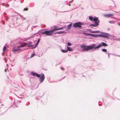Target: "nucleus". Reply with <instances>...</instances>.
I'll list each match as a JSON object with an SVG mask.
<instances>
[{
    "label": "nucleus",
    "instance_id": "4",
    "mask_svg": "<svg viewBox=\"0 0 120 120\" xmlns=\"http://www.w3.org/2000/svg\"><path fill=\"white\" fill-rule=\"evenodd\" d=\"M82 25V23L80 22H78L75 23L73 25V26L75 28H77L78 27H81V26Z\"/></svg>",
    "mask_w": 120,
    "mask_h": 120
},
{
    "label": "nucleus",
    "instance_id": "14",
    "mask_svg": "<svg viewBox=\"0 0 120 120\" xmlns=\"http://www.w3.org/2000/svg\"><path fill=\"white\" fill-rule=\"evenodd\" d=\"M64 27H62L59 28H55L54 29V31L56 30H61L62 29H64Z\"/></svg>",
    "mask_w": 120,
    "mask_h": 120
},
{
    "label": "nucleus",
    "instance_id": "8",
    "mask_svg": "<svg viewBox=\"0 0 120 120\" xmlns=\"http://www.w3.org/2000/svg\"><path fill=\"white\" fill-rule=\"evenodd\" d=\"M113 14H105L104 15V16L106 17L109 18L111 17V16H113Z\"/></svg>",
    "mask_w": 120,
    "mask_h": 120
},
{
    "label": "nucleus",
    "instance_id": "19",
    "mask_svg": "<svg viewBox=\"0 0 120 120\" xmlns=\"http://www.w3.org/2000/svg\"><path fill=\"white\" fill-rule=\"evenodd\" d=\"M27 46L28 47L30 48L33 47L34 46V45H27Z\"/></svg>",
    "mask_w": 120,
    "mask_h": 120
},
{
    "label": "nucleus",
    "instance_id": "32",
    "mask_svg": "<svg viewBox=\"0 0 120 120\" xmlns=\"http://www.w3.org/2000/svg\"><path fill=\"white\" fill-rule=\"evenodd\" d=\"M24 19H25V18H24Z\"/></svg>",
    "mask_w": 120,
    "mask_h": 120
},
{
    "label": "nucleus",
    "instance_id": "22",
    "mask_svg": "<svg viewBox=\"0 0 120 120\" xmlns=\"http://www.w3.org/2000/svg\"><path fill=\"white\" fill-rule=\"evenodd\" d=\"M6 49V47L5 46H4L3 49V51L4 52Z\"/></svg>",
    "mask_w": 120,
    "mask_h": 120
},
{
    "label": "nucleus",
    "instance_id": "23",
    "mask_svg": "<svg viewBox=\"0 0 120 120\" xmlns=\"http://www.w3.org/2000/svg\"><path fill=\"white\" fill-rule=\"evenodd\" d=\"M102 50L103 52H106L107 51L106 49H102Z\"/></svg>",
    "mask_w": 120,
    "mask_h": 120
},
{
    "label": "nucleus",
    "instance_id": "31",
    "mask_svg": "<svg viewBox=\"0 0 120 120\" xmlns=\"http://www.w3.org/2000/svg\"><path fill=\"white\" fill-rule=\"evenodd\" d=\"M119 25L120 26V23H119Z\"/></svg>",
    "mask_w": 120,
    "mask_h": 120
},
{
    "label": "nucleus",
    "instance_id": "7",
    "mask_svg": "<svg viewBox=\"0 0 120 120\" xmlns=\"http://www.w3.org/2000/svg\"><path fill=\"white\" fill-rule=\"evenodd\" d=\"M100 37L107 38H108V34H100L99 35Z\"/></svg>",
    "mask_w": 120,
    "mask_h": 120
},
{
    "label": "nucleus",
    "instance_id": "29",
    "mask_svg": "<svg viewBox=\"0 0 120 120\" xmlns=\"http://www.w3.org/2000/svg\"><path fill=\"white\" fill-rule=\"evenodd\" d=\"M61 68L62 70H64V69L62 67H61Z\"/></svg>",
    "mask_w": 120,
    "mask_h": 120
},
{
    "label": "nucleus",
    "instance_id": "33",
    "mask_svg": "<svg viewBox=\"0 0 120 120\" xmlns=\"http://www.w3.org/2000/svg\"><path fill=\"white\" fill-rule=\"evenodd\" d=\"M69 6H70V5H70V4H69Z\"/></svg>",
    "mask_w": 120,
    "mask_h": 120
},
{
    "label": "nucleus",
    "instance_id": "20",
    "mask_svg": "<svg viewBox=\"0 0 120 120\" xmlns=\"http://www.w3.org/2000/svg\"><path fill=\"white\" fill-rule=\"evenodd\" d=\"M61 51L63 52H66L68 51V50H61Z\"/></svg>",
    "mask_w": 120,
    "mask_h": 120
},
{
    "label": "nucleus",
    "instance_id": "26",
    "mask_svg": "<svg viewBox=\"0 0 120 120\" xmlns=\"http://www.w3.org/2000/svg\"><path fill=\"white\" fill-rule=\"evenodd\" d=\"M109 23H114V22L113 21H110L109 22Z\"/></svg>",
    "mask_w": 120,
    "mask_h": 120
},
{
    "label": "nucleus",
    "instance_id": "10",
    "mask_svg": "<svg viewBox=\"0 0 120 120\" xmlns=\"http://www.w3.org/2000/svg\"><path fill=\"white\" fill-rule=\"evenodd\" d=\"M72 24V23H71L68 26L67 28V30H68L71 28Z\"/></svg>",
    "mask_w": 120,
    "mask_h": 120
},
{
    "label": "nucleus",
    "instance_id": "6",
    "mask_svg": "<svg viewBox=\"0 0 120 120\" xmlns=\"http://www.w3.org/2000/svg\"><path fill=\"white\" fill-rule=\"evenodd\" d=\"M31 74L34 76H36L38 77H39L41 76V75L35 72H32Z\"/></svg>",
    "mask_w": 120,
    "mask_h": 120
},
{
    "label": "nucleus",
    "instance_id": "11",
    "mask_svg": "<svg viewBox=\"0 0 120 120\" xmlns=\"http://www.w3.org/2000/svg\"><path fill=\"white\" fill-rule=\"evenodd\" d=\"M40 41V39H38V41L37 42V43L35 44V47L33 48H35L37 46V45L38 44Z\"/></svg>",
    "mask_w": 120,
    "mask_h": 120
},
{
    "label": "nucleus",
    "instance_id": "5",
    "mask_svg": "<svg viewBox=\"0 0 120 120\" xmlns=\"http://www.w3.org/2000/svg\"><path fill=\"white\" fill-rule=\"evenodd\" d=\"M45 79V77L44 76V75L43 74H42L41 75V76L40 78V82H42Z\"/></svg>",
    "mask_w": 120,
    "mask_h": 120
},
{
    "label": "nucleus",
    "instance_id": "25",
    "mask_svg": "<svg viewBox=\"0 0 120 120\" xmlns=\"http://www.w3.org/2000/svg\"><path fill=\"white\" fill-rule=\"evenodd\" d=\"M67 45L68 46H70L71 45V43L69 42H68V43Z\"/></svg>",
    "mask_w": 120,
    "mask_h": 120
},
{
    "label": "nucleus",
    "instance_id": "28",
    "mask_svg": "<svg viewBox=\"0 0 120 120\" xmlns=\"http://www.w3.org/2000/svg\"><path fill=\"white\" fill-rule=\"evenodd\" d=\"M28 8H25L24 9V10L25 11H27L28 10Z\"/></svg>",
    "mask_w": 120,
    "mask_h": 120
},
{
    "label": "nucleus",
    "instance_id": "16",
    "mask_svg": "<svg viewBox=\"0 0 120 120\" xmlns=\"http://www.w3.org/2000/svg\"><path fill=\"white\" fill-rule=\"evenodd\" d=\"M67 48L68 49V50L70 51L72 50V49L70 47H67Z\"/></svg>",
    "mask_w": 120,
    "mask_h": 120
},
{
    "label": "nucleus",
    "instance_id": "1",
    "mask_svg": "<svg viewBox=\"0 0 120 120\" xmlns=\"http://www.w3.org/2000/svg\"><path fill=\"white\" fill-rule=\"evenodd\" d=\"M102 45L101 44H99L96 47L95 45L93 44V45L90 46H87L86 45H82L81 46L82 48H83V50H86L88 51L90 50L91 49L94 48V49H98L101 47Z\"/></svg>",
    "mask_w": 120,
    "mask_h": 120
},
{
    "label": "nucleus",
    "instance_id": "17",
    "mask_svg": "<svg viewBox=\"0 0 120 120\" xmlns=\"http://www.w3.org/2000/svg\"><path fill=\"white\" fill-rule=\"evenodd\" d=\"M65 32H64V31H60V32H57L56 33H55V34H57V33H58V34H61L63 33H65Z\"/></svg>",
    "mask_w": 120,
    "mask_h": 120
},
{
    "label": "nucleus",
    "instance_id": "9",
    "mask_svg": "<svg viewBox=\"0 0 120 120\" xmlns=\"http://www.w3.org/2000/svg\"><path fill=\"white\" fill-rule=\"evenodd\" d=\"M26 45H27V44H26V43H25L24 44L21 45H20V46H18L17 48H20V47H23L25 46Z\"/></svg>",
    "mask_w": 120,
    "mask_h": 120
},
{
    "label": "nucleus",
    "instance_id": "12",
    "mask_svg": "<svg viewBox=\"0 0 120 120\" xmlns=\"http://www.w3.org/2000/svg\"><path fill=\"white\" fill-rule=\"evenodd\" d=\"M20 50V49L19 48H18V49H15L12 50V51L15 52H17L19 51Z\"/></svg>",
    "mask_w": 120,
    "mask_h": 120
},
{
    "label": "nucleus",
    "instance_id": "13",
    "mask_svg": "<svg viewBox=\"0 0 120 120\" xmlns=\"http://www.w3.org/2000/svg\"><path fill=\"white\" fill-rule=\"evenodd\" d=\"M101 45H102V46H103L104 47H106L108 45L103 42H101Z\"/></svg>",
    "mask_w": 120,
    "mask_h": 120
},
{
    "label": "nucleus",
    "instance_id": "2",
    "mask_svg": "<svg viewBox=\"0 0 120 120\" xmlns=\"http://www.w3.org/2000/svg\"><path fill=\"white\" fill-rule=\"evenodd\" d=\"M93 20L95 22V24H91L90 26H94L96 27L98 26L99 25V20L98 19V18L97 17L94 18L93 19Z\"/></svg>",
    "mask_w": 120,
    "mask_h": 120
},
{
    "label": "nucleus",
    "instance_id": "15",
    "mask_svg": "<svg viewBox=\"0 0 120 120\" xmlns=\"http://www.w3.org/2000/svg\"><path fill=\"white\" fill-rule=\"evenodd\" d=\"M85 34L86 35L90 36L93 37H94V34H91L86 33Z\"/></svg>",
    "mask_w": 120,
    "mask_h": 120
},
{
    "label": "nucleus",
    "instance_id": "24",
    "mask_svg": "<svg viewBox=\"0 0 120 120\" xmlns=\"http://www.w3.org/2000/svg\"><path fill=\"white\" fill-rule=\"evenodd\" d=\"M32 43L31 42L29 41L26 44H27V45H30V44H31Z\"/></svg>",
    "mask_w": 120,
    "mask_h": 120
},
{
    "label": "nucleus",
    "instance_id": "30",
    "mask_svg": "<svg viewBox=\"0 0 120 120\" xmlns=\"http://www.w3.org/2000/svg\"><path fill=\"white\" fill-rule=\"evenodd\" d=\"M4 71L5 72H6L7 71V70L6 69H5L4 70Z\"/></svg>",
    "mask_w": 120,
    "mask_h": 120
},
{
    "label": "nucleus",
    "instance_id": "27",
    "mask_svg": "<svg viewBox=\"0 0 120 120\" xmlns=\"http://www.w3.org/2000/svg\"><path fill=\"white\" fill-rule=\"evenodd\" d=\"M34 53L32 54L31 55L30 58H32L34 57Z\"/></svg>",
    "mask_w": 120,
    "mask_h": 120
},
{
    "label": "nucleus",
    "instance_id": "21",
    "mask_svg": "<svg viewBox=\"0 0 120 120\" xmlns=\"http://www.w3.org/2000/svg\"><path fill=\"white\" fill-rule=\"evenodd\" d=\"M89 18L90 20L91 21H92L93 20V19L92 17L91 16H90L89 17Z\"/></svg>",
    "mask_w": 120,
    "mask_h": 120
},
{
    "label": "nucleus",
    "instance_id": "3",
    "mask_svg": "<svg viewBox=\"0 0 120 120\" xmlns=\"http://www.w3.org/2000/svg\"><path fill=\"white\" fill-rule=\"evenodd\" d=\"M54 29L49 31L45 30V31L42 32V33L43 34H45L47 36H50L54 32Z\"/></svg>",
    "mask_w": 120,
    "mask_h": 120
},
{
    "label": "nucleus",
    "instance_id": "18",
    "mask_svg": "<svg viewBox=\"0 0 120 120\" xmlns=\"http://www.w3.org/2000/svg\"><path fill=\"white\" fill-rule=\"evenodd\" d=\"M98 31H90V32L92 33H99Z\"/></svg>",
    "mask_w": 120,
    "mask_h": 120
}]
</instances>
